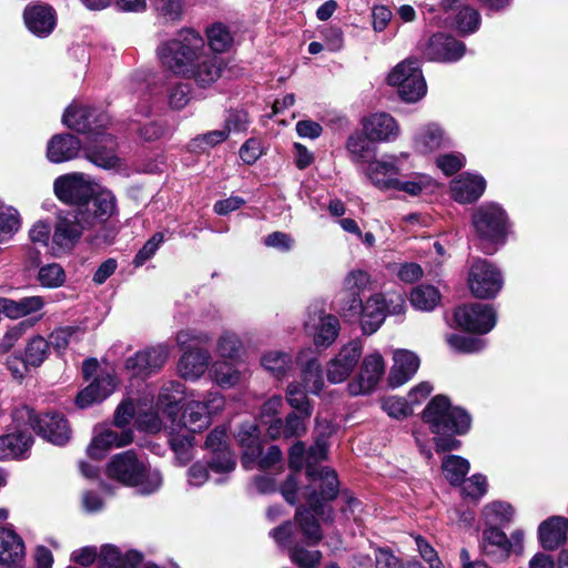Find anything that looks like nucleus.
Wrapping results in <instances>:
<instances>
[{"instance_id":"f257e3e1","label":"nucleus","mask_w":568,"mask_h":568,"mask_svg":"<svg viewBox=\"0 0 568 568\" xmlns=\"http://www.w3.org/2000/svg\"><path fill=\"white\" fill-rule=\"evenodd\" d=\"M156 54L162 67L194 80L201 88L210 87L222 74V59L205 52L204 38L193 29H182L174 38L161 42Z\"/></svg>"},{"instance_id":"f03ea898","label":"nucleus","mask_w":568,"mask_h":568,"mask_svg":"<svg viewBox=\"0 0 568 568\" xmlns=\"http://www.w3.org/2000/svg\"><path fill=\"white\" fill-rule=\"evenodd\" d=\"M327 439L324 436H318L315 444L306 453L308 485L301 490V498L324 523H333L334 513L327 503L338 495V477L334 469L316 466L318 462L327 458Z\"/></svg>"},{"instance_id":"7ed1b4c3","label":"nucleus","mask_w":568,"mask_h":568,"mask_svg":"<svg viewBox=\"0 0 568 568\" xmlns=\"http://www.w3.org/2000/svg\"><path fill=\"white\" fill-rule=\"evenodd\" d=\"M316 517L310 506H301L295 513V524L286 521L270 531L280 547L288 549L291 561L300 568H318L323 557L320 550H308L296 542L297 527L306 546H316L322 540L323 534Z\"/></svg>"},{"instance_id":"20e7f679","label":"nucleus","mask_w":568,"mask_h":568,"mask_svg":"<svg viewBox=\"0 0 568 568\" xmlns=\"http://www.w3.org/2000/svg\"><path fill=\"white\" fill-rule=\"evenodd\" d=\"M94 211L75 210L60 215L52 234V253L69 252L79 242L84 230L102 226L116 212V199L111 191H103L91 204Z\"/></svg>"},{"instance_id":"39448f33","label":"nucleus","mask_w":568,"mask_h":568,"mask_svg":"<svg viewBox=\"0 0 568 568\" xmlns=\"http://www.w3.org/2000/svg\"><path fill=\"white\" fill-rule=\"evenodd\" d=\"M423 420L435 435L436 452H450L460 447L454 436L464 435L470 428L471 418L460 407L452 406L444 395L435 396L423 410Z\"/></svg>"},{"instance_id":"423d86ee","label":"nucleus","mask_w":568,"mask_h":568,"mask_svg":"<svg viewBox=\"0 0 568 568\" xmlns=\"http://www.w3.org/2000/svg\"><path fill=\"white\" fill-rule=\"evenodd\" d=\"M106 475L124 485L138 488L143 495L155 493L163 481L162 474L138 458L133 450L114 455L106 466Z\"/></svg>"},{"instance_id":"0eeeda50","label":"nucleus","mask_w":568,"mask_h":568,"mask_svg":"<svg viewBox=\"0 0 568 568\" xmlns=\"http://www.w3.org/2000/svg\"><path fill=\"white\" fill-rule=\"evenodd\" d=\"M12 419L17 427L29 426L53 445H65L71 436L68 420L59 413L37 415L30 407L21 406L13 410Z\"/></svg>"},{"instance_id":"6e6552de","label":"nucleus","mask_w":568,"mask_h":568,"mask_svg":"<svg viewBox=\"0 0 568 568\" xmlns=\"http://www.w3.org/2000/svg\"><path fill=\"white\" fill-rule=\"evenodd\" d=\"M387 301L382 293L372 294L365 302L363 300L343 301L339 304V314L349 323H359L366 335L378 331L386 318Z\"/></svg>"},{"instance_id":"1a4fd4ad","label":"nucleus","mask_w":568,"mask_h":568,"mask_svg":"<svg viewBox=\"0 0 568 568\" xmlns=\"http://www.w3.org/2000/svg\"><path fill=\"white\" fill-rule=\"evenodd\" d=\"M471 224L478 239L489 246L504 244L510 226L506 211L494 202L478 206L471 214Z\"/></svg>"},{"instance_id":"9d476101","label":"nucleus","mask_w":568,"mask_h":568,"mask_svg":"<svg viewBox=\"0 0 568 568\" xmlns=\"http://www.w3.org/2000/svg\"><path fill=\"white\" fill-rule=\"evenodd\" d=\"M53 189L61 202L74 205L77 210H90L91 212L94 211V206L91 204L104 191L95 192L93 181L83 173H70L57 178Z\"/></svg>"},{"instance_id":"9b49d317","label":"nucleus","mask_w":568,"mask_h":568,"mask_svg":"<svg viewBox=\"0 0 568 568\" xmlns=\"http://www.w3.org/2000/svg\"><path fill=\"white\" fill-rule=\"evenodd\" d=\"M387 82L397 88L398 95L407 103L419 101L427 92L417 59H407L398 63L388 74Z\"/></svg>"},{"instance_id":"f8f14e48","label":"nucleus","mask_w":568,"mask_h":568,"mask_svg":"<svg viewBox=\"0 0 568 568\" xmlns=\"http://www.w3.org/2000/svg\"><path fill=\"white\" fill-rule=\"evenodd\" d=\"M468 286L471 294L480 300L494 298L503 288L500 271L487 260H475L468 273Z\"/></svg>"},{"instance_id":"ddd939ff","label":"nucleus","mask_w":568,"mask_h":568,"mask_svg":"<svg viewBox=\"0 0 568 568\" xmlns=\"http://www.w3.org/2000/svg\"><path fill=\"white\" fill-rule=\"evenodd\" d=\"M225 399L217 392H211L204 400H190L183 412V426L191 433L201 432L211 424L212 415L224 408Z\"/></svg>"},{"instance_id":"4468645a","label":"nucleus","mask_w":568,"mask_h":568,"mask_svg":"<svg viewBox=\"0 0 568 568\" xmlns=\"http://www.w3.org/2000/svg\"><path fill=\"white\" fill-rule=\"evenodd\" d=\"M454 320L465 331L487 334L495 327L497 314L491 305L473 303L457 307Z\"/></svg>"},{"instance_id":"2eb2a0df","label":"nucleus","mask_w":568,"mask_h":568,"mask_svg":"<svg viewBox=\"0 0 568 568\" xmlns=\"http://www.w3.org/2000/svg\"><path fill=\"white\" fill-rule=\"evenodd\" d=\"M229 440L225 426L215 427L206 437L205 448L212 454L209 467L216 474H230L236 467V458L230 449Z\"/></svg>"},{"instance_id":"dca6fc26","label":"nucleus","mask_w":568,"mask_h":568,"mask_svg":"<svg viewBox=\"0 0 568 568\" xmlns=\"http://www.w3.org/2000/svg\"><path fill=\"white\" fill-rule=\"evenodd\" d=\"M110 121L105 112L85 105L71 104L63 113L62 122L69 129L87 133L89 138L97 131L105 129Z\"/></svg>"},{"instance_id":"f3484780","label":"nucleus","mask_w":568,"mask_h":568,"mask_svg":"<svg viewBox=\"0 0 568 568\" xmlns=\"http://www.w3.org/2000/svg\"><path fill=\"white\" fill-rule=\"evenodd\" d=\"M118 142L112 134L105 133L104 129L97 131L89 138L85 148V158L102 169H115L121 164V159L116 154Z\"/></svg>"},{"instance_id":"a211bd4d","label":"nucleus","mask_w":568,"mask_h":568,"mask_svg":"<svg viewBox=\"0 0 568 568\" xmlns=\"http://www.w3.org/2000/svg\"><path fill=\"white\" fill-rule=\"evenodd\" d=\"M168 356L169 348L166 346H152L128 357L124 367L131 376L145 378L162 368Z\"/></svg>"},{"instance_id":"6ab92c4d","label":"nucleus","mask_w":568,"mask_h":568,"mask_svg":"<svg viewBox=\"0 0 568 568\" xmlns=\"http://www.w3.org/2000/svg\"><path fill=\"white\" fill-rule=\"evenodd\" d=\"M385 373V362L378 352L366 355L362 362L359 373L348 384V392L353 396L371 393Z\"/></svg>"},{"instance_id":"aec40b11","label":"nucleus","mask_w":568,"mask_h":568,"mask_svg":"<svg viewBox=\"0 0 568 568\" xmlns=\"http://www.w3.org/2000/svg\"><path fill=\"white\" fill-rule=\"evenodd\" d=\"M363 352L362 342L351 341L344 345L338 354L326 365V376L329 383L338 384L344 382L357 365Z\"/></svg>"},{"instance_id":"412c9836","label":"nucleus","mask_w":568,"mask_h":568,"mask_svg":"<svg viewBox=\"0 0 568 568\" xmlns=\"http://www.w3.org/2000/svg\"><path fill=\"white\" fill-rule=\"evenodd\" d=\"M465 52V43L446 33L432 36L424 50L427 59L442 62H456Z\"/></svg>"},{"instance_id":"4be33fe9","label":"nucleus","mask_w":568,"mask_h":568,"mask_svg":"<svg viewBox=\"0 0 568 568\" xmlns=\"http://www.w3.org/2000/svg\"><path fill=\"white\" fill-rule=\"evenodd\" d=\"M479 548L481 555L493 564H501L513 554V544L498 527L484 528Z\"/></svg>"},{"instance_id":"5701e85b","label":"nucleus","mask_w":568,"mask_h":568,"mask_svg":"<svg viewBox=\"0 0 568 568\" xmlns=\"http://www.w3.org/2000/svg\"><path fill=\"white\" fill-rule=\"evenodd\" d=\"M486 190V180L483 175L464 172L450 181L452 197L460 203L476 202Z\"/></svg>"},{"instance_id":"b1692460","label":"nucleus","mask_w":568,"mask_h":568,"mask_svg":"<svg viewBox=\"0 0 568 568\" xmlns=\"http://www.w3.org/2000/svg\"><path fill=\"white\" fill-rule=\"evenodd\" d=\"M363 132L373 142H390L399 135L396 120L388 113H374L363 119Z\"/></svg>"},{"instance_id":"393cba45","label":"nucleus","mask_w":568,"mask_h":568,"mask_svg":"<svg viewBox=\"0 0 568 568\" xmlns=\"http://www.w3.org/2000/svg\"><path fill=\"white\" fill-rule=\"evenodd\" d=\"M23 19L28 30L39 38L48 37L57 22L54 9L44 3L28 4Z\"/></svg>"},{"instance_id":"a878e982","label":"nucleus","mask_w":568,"mask_h":568,"mask_svg":"<svg viewBox=\"0 0 568 568\" xmlns=\"http://www.w3.org/2000/svg\"><path fill=\"white\" fill-rule=\"evenodd\" d=\"M132 440L133 434L131 430H124L121 434L110 428L95 430L87 453L92 459H102L111 448L126 446Z\"/></svg>"},{"instance_id":"bb28decb","label":"nucleus","mask_w":568,"mask_h":568,"mask_svg":"<svg viewBox=\"0 0 568 568\" xmlns=\"http://www.w3.org/2000/svg\"><path fill=\"white\" fill-rule=\"evenodd\" d=\"M339 328L338 318L331 314H320L317 318H310L305 323V329L313 337L314 344L324 348L336 341Z\"/></svg>"},{"instance_id":"cd10ccee","label":"nucleus","mask_w":568,"mask_h":568,"mask_svg":"<svg viewBox=\"0 0 568 568\" xmlns=\"http://www.w3.org/2000/svg\"><path fill=\"white\" fill-rule=\"evenodd\" d=\"M24 541L13 529L0 527V565L19 568L24 561Z\"/></svg>"},{"instance_id":"c85d7f7f","label":"nucleus","mask_w":568,"mask_h":568,"mask_svg":"<svg viewBox=\"0 0 568 568\" xmlns=\"http://www.w3.org/2000/svg\"><path fill=\"white\" fill-rule=\"evenodd\" d=\"M364 172L376 187L390 190L396 175L399 173L398 158L384 155L379 160L369 161Z\"/></svg>"},{"instance_id":"c756f323","label":"nucleus","mask_w":568,"mask_h":568,"mask_svg":"<svg viewBox=\"0 0 568 568\" xmlns=\"http://www.w3.org/2000/svg\"><path fill=\"white\" fill-rule=\"evenodd\" d=\"M394 364L388 375V384L396 388L407 383L417 372L420 361L412 351L396 349L393 354Z\"/></svg>"},{"instance_id":"7c9ffc66","label":"nucleus","mask_w":568,"mask_h":568,"mask_svg":"<svg viewBox=\"0 0 568 568\" xmlns=\"http://www.w3.org/2000/svg\"><path fill=\"white\" fill-rule=\"evenodd\" d=\"M450 145V136L438 123L434 122L420 126L414 136V148L423 154L433 153Z\"/></svg>"},{"instance_id":"2f4dec72","label":"nucleus","mask_w":568,"mask_h":568,"mask_svg":"<svg viewBox=\"0 0 568 568\" xmlns=\"http://www.w3.org/2000/svg\"><path fill=\"white\" fill-rule=\"evenodd\" d=\"M236 440L243 449L242 465L251 469L262 453L261 432L255 423H243L236 434Z\"/></svg>"},{"instance_id":"473e14b6","label":"nucleus","mask_w":568,"mask_h":568,"mask_svg":"<svg viewBox=\"0 0 568 568\" xmlns=\"http://www.w3.org/2000/svg\"><path fill=\"white\" fill-rule=\"evenodd\" d=\"M568 532V519L554 516L539 525L538 538L546 550H556L566 542Z\"/></svg>"},{"instance_id":"72a5a7b5","label":"nucleus","mask_w":568,"mask_h":568,"mask_svg":"<svg viewBox=\"0 0 568 568\" xmlns=\"http://www.w3.org/2000/svg\"><path fill=\"white\" fill-rule=\"evenodd\" d=\"M81 150L80 140L69 133L55 134L48 142L47 156L52 163H62L73 160Z\"/></svg>"},{"instance_id":"f704fd0d","label":"nucleus","mask_w":568,"mask_h":568,"mask_svg":"<svg viewBox=\"0 0 568 568\" xmlns=\"http://www.w3.org/2000/svg\"><path fill=\"white\" fill-rule=\"evenodd\" d=\"M115 386V378L112 375H99L90 385L78 394L75 404L80 408H85L94 403L102 402L113 393Z\"/></svg>"},{"instance_id":"c9c22d12","label":"nucleus","mask_w":568,"mask_h":568,"mask_svg":"<svg viewBox=\"0 0 568 568\" xmlns=\"http://www.w3.org/2000/svg\"><path fill=\"white\" fill-rule=\"evenodd\" d=\"M184 385L178 381L165 382L158 395L155 408L161 410L172 423L180 413V403L183 399Z\"/></svg>"},{"instance_id":"e433bc0d","label":"nucleus","mask_w":568,"mask_h":568,"mask_svg":"<svg viewBox=\"0 0 568 568\" xmlns=\"http://www.w3.org/2000/svg\"><path fill=\"white\" fill-rule=\"evenodd\" d=\"M310 417H304L301 413H290L286 418H275L268 425L266 433L271 439L284 437L286 439L301 437L306 432L305 420Z\"/></svg>"},{"instance_id":"4c0bfd02","label":"nucleus","mask_w":568,"mask_h":568,"mask_svg":"<svg viewBox=\"0 0 568 568\" xmlns=\"http://www.w3.org/2000/svg\"><path fill=\"white\" fill-rule=\"evenodd\" d=\"M45 304L44 297L39 295L26 296L20 300L0 297V310L11 320L36 314L42 311Z\"/></svg>"},{"instance_id":"58836bf2","label":"nucleus","mask_w":568,"mask_h":568,"mask_svg":"<svg viewBox=\"0 0 568 568\" xmlns=\"http://www.w3.org/2000/svg\"><path fill=\"white\" fill-rule=\"evenodd\" d=\"M32 445L33 437L28 432L20 430L0 436V460L27 458Z\"/></svg>"},{"instance_id":"ea45409f","label":"nucleus","mask_w":568,"mask_h":568,"mask_svg":"<svg viewBox=\"0 0 568 568\" xmlns=\"http://www.w3.org/2000/svg\"><path fill=\"white\" fill-rule=\"evenodd\" d=\"M211 355L206 349L185 352L178 364V372L184 379L195 381L207 369Z\"/></svg>"},{"instance_id":"a19ab883","label":"nucleus","mask_w":568,"mask_h":568,"mask_svg":"<svg viewBox=\"0 0 568 568\" xmlns=\"http://www.w3.org/2000/svg\"><path fill=\"white\" fill-rule=\"evenodd\" d=\"M262 367L276 379H284L294 369V357L291 352L271 349L261 356Z\"/></svg>"},{"instance_id":"79ce46f5","label":"nucleus","mask_w":568,"mask_h":568,"mask_svg":"<svg viewBox=\"0 0 568 568\" xmlns=\"http://www.w3.org/2000/svg\"><path fill=\"white\" fill-rule=\"evenodd\" d=\"M306 351H301L296 356V363L301 364V379L303 388L312 394L318 395L324 387V378L321 363L312 357L303 363Z\"/></svg>"},{"instance_id":"37998d69","label":"nucleus","mask_w":568,"mask_h":568,"mask_svg":"<svg viewBox=\"0 0 568 568\" xmlns=\"http://www.w3.org/2000/svg\"><path fill=\"white\" fill-rule=\"evenodd\" d=\"M141 560L140 552L130 550L122 555L113 545H104L99 554L100 568H135Z\"/></svg>"},{"instance_id":"c03bdc74","label":"nucleus","mask_w":568,"mask_h":568,"mask_svg":"<svg viewBox=\"0 0 568 568\" xmlns=\"http://www.w3.org/2000/svg\"><path fill=\"white\" fill-rule=\"evenodd\" d=\"M371 275L363 270L349 271L343 281V301L362 300V295L371 288Z\"/></svg>"},{"instance_id":"a18cd8bd","label":"nucleus","mask_w":568,"mask_h":568,"mask_svg":"<svg viewBox=\"0 0 568 568\" xmlns=\"http://www.w3.org/2000/svg\"><path fill=\"white\" fill-rule=\"evenodd\" d=\"M410 304L419 311H433L440 302V293L434 285L422 284L410 292Z\"/></svg>"},{"instance_id":"49530a36","label":"nucleus","mask_w":568,"mask_h":568,"mask_svg":"<svg viewBox=\"0 0 568 568\" xmlns=\"http://www.w3.org/2000/svg\"><path fill=\"white\" fill-rule=\"evenodd\" d=\"M172 430H174V427H172ZM169 443L180 465H185L193 458L194 436L191 432H171Z\"/></svg>"},{"instance_id":"de8ad7c7","label":"nucleus","mask_w":568,"mask_h":568,"mask_svg":"<svg viewBox=\"0 0 568 568\" xmlns=\"http://www.w3.org/2000/svg\"><path fill=\"white\" fill-rule=\"evenodd\" d=\"M483 516L486 527H497L513 520L514 509L508 503L494 501L484 507Z\"/></svg>"},{"instance_id":"09e8293b","label":"nucleus","mask_w":568,"mask_h":568,"mask_svg":"<svg viewBox=\"0 0 568 568\" xmlns=\"http://www.w3.org/2000/svg\"><path fill=\"white\" fill-rule=\"evenodd\" d=\"M442 469L452 485H460L469 471V463L460 456L447 455L442 462Z\"/></svg>"},{"instance_id":"8fccbe9b","label":"nucleus","mask_w":568,"mask_h":568,"mask_svg":"<svg viewBox=\"0 0 568 568\" xmlns=\"http://www.w3.org/2000/svg\"><path fill=\"white\" fill-rule=\"evenodd\" d=\"M21 219L19 212L0 202V242H7L19 231Z\"/></svg>"},{"instance_id":"3c124183","label":"nucleus","mask_w":568,"mask_h":568,"mask_svg":"<svg viewBox=\"0 0 568 568\" xmlns=\"http://www.w3.org/2000/svg\"><path fill=\"white\" fill-rule=\"evenodd\" d=\"M434 184V180L426 174H414L408 180H400L396 176L390 190L403 191L415 196L423 191L433 189Z\"/></svg>"},{"instance_id":"603ef678","label":"nucleus","mask_w":568,"mask_h":568,"mask_svg":"<svg viewBox=\"0 0 568 568\" xmlns=\"http://www.w3.org/2000/svg\"><path fill=\"white\" fill-rule=\"evenodd\" d=\"M480 14L471 7L462 8L455 16L452 27L460 34L468 36L476 32L480 26Z\"/></svg>"},{"instance_id":"864d4df0","label":"nucleus","mask_w":568,"mask_h":568,"mask_svg":"<svg viewBox=\"0 0 568 568\" xmlns=\"http://www.w3.org/2000/svg\"><path fill=\"white\" fill-rule=\"evenodd\" d=\"M211 378L221 387H232L241 379V373L232 364L224 361L213 363Z\"/></svg>"},{"instance_id":"5fc2aeb1","label":"nucleus","mask_w":568,"mask_h":568,"mask_svg":"<svg viewBox=\"0 0 568 568\" xmlns=\"http://www.w3.org/2000/svg\"><path fill=\"white\" fill-rule=\"evenodd\" d=\"M206 38L211 50L216 53L227 51L233 43V37L231 32L222 23H214L207 28Z\"/></svg>"},{"instance_id":"6e6d98bb","label":"nucleus","mask_w":568,"mask_h":568,"mask_svg":"<svg viewBox=\"0 0 568 568\" xmlns=\"http://www.w3.org/2000/svg\"><path fill=\"white\" fill-rule=\"evenodd\" d=\"M37 280L42 287L58 288L65 283L67 275L60 264L49 263L39 268Z\"/></svg>"},{"instance_id":"4d7b16f0","label":"nucleus","mask_w":568,"mask_h":568,"mask_svg":"<svg viewBox=\"0 0 568 568\" xmlns=\"http://www.w3.org/2000/svg\"><path fill=\"white\" fill-rule=\"evenodd\" d=\"M286 400L292 408L304 415V417H311L313 408L300 383L293 382L288 384L286 389Z\"/></svg>"},{"instance_id":"13d9d810","label":"nucleus","mask_w":568,"mask_h":568,"mask_svg":"<svg viewBox=\"0 0 568 568\" xmlns=\"http://www.w3.org/2000/svg\"><path fill=\"white\" fill-rule=\"evenodd\" d=\"M243 343L237 334L225 331L223 332L216 344V352L221 357L234 359L241 355Z\"/></svg>"},{"instance_id":"bf43d9fd","label":"nucleus","mask_w":568,"mask_h":568,"mask_svg":"<svg viewBox=\"0 0 568 568\" xmlns=\"http://www.w3.org/2000/svg\"><path fill=\"white\" fill-rule=\"evenodd\" d=\"M341 500L343 501V506L341 507V516L338 517V520L342 524L353 521L356 525H361L363 520L362 503L352 495H349L347 491L342 493Z\"/></svg>"},{"instance_id":"052dcab7","label":"nucleus","mask_w":568,"mask_h":568,"mask_svg":"<svg viewBox=\"0 0 568 568\" xmlns=\"http://www.w3.org/2000/svg\"><path fill=\"white\" fill-rule=\"evenodd\" d=\"M48 351V341L44 337L37 335L29 341L26 347L24 358L30 366L38 367L47 358Z\"/></svg>"},{"instance_id":"680f3d73","label":"nucleus","mask_w":568,"mask_h":568,"mask_svg":"<svg viewBox=\"0 0 568 568\" xmlns=\"http://www.w3.org/2000/svg\"><path fill=\"white\" fill-rule=\"evenodd\" d=\"M191 85L185 82L178 81L171 84L166 90L169 106L172 110H182L191 101Z\"/></svg>"},{"instance_id":"e2e57ef3","label":"nucleus","mask_w":568,"mask_h":568,"mask_svg":"<svg viewBox=\"0 0 568 568\" xmlns=\"http://www.w3.org/2000/svg\"><path fill=\"white\" fill-rule=\"evenodd\" d=\"M448 345L460 353H477L485 348L486 341L475 336L452 334L446 338Z\"/></svg>"},{"instance_id":"0e129e2a","label":"nucleus","mask_w":568,"mask_h":568,"mask_svg":"<svg viewBox=\"0 0 568 568\" xmlns=\"http://www.w3.org/2000/svg\"><path fill=\"white\" fill-rule=\"evenodd\" d=\"M42 316L38 318L26 320L17 323L11 326L3 335L0 342V352L7 353L9 352L16 343L26 334V332L31 328L37 321L41 320Z\"/></svg>"},{"instance_id":"69168bd1","label":"nucleus","mask_w":568,"mask_h":568,"mask_svg":"<svg viewBox=\"0 0 568 568\" xmlns=\"http://www.w3.org/2000/svg\"><path fill=\"white\" fill-rule=\"evenodd\" d=\"M366 136L361 134H353L348 138L346 148L351 154V159L355 164H363L367 161L368 156L373 152Z\"/></svg>"},{"instance_id":"338daca9","label":"nucleus","mask_w":568,"mask_h":568,"mask_svg":"<svg viewBox=\"0 0 568 568\" xmlns=\"http://www.w3.org/2000/svg\"><path fill=\"white\" fill-rule=\"evenodd\" d=\"M413 405L408 398L403 397H387L383 400L382 407L388 416L394 418H405L413 414Z\"/></svg>"},{"instance_id":"774afa93","label":"nucleus","mask_w":568,"mask_h":568,"mask_svg":"<svg viewBox=\"0 0 568 568\" xmlns=\"http://www.w3.org/2000/svg\"><path fill=\"white\" fill-rule=\"evenodd\" d=\"M154 9L166 21H176L184 11L183 0H154Z\"/></svg>"}]
</instances>
